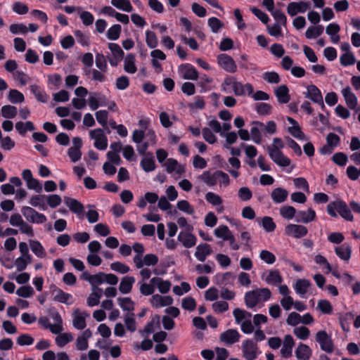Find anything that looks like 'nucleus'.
<instances>
[{
	"label": "nucleus",
	"mask_w": 360,
	"mask_h": 360,
	"mask_svg": "<svg viewBox=\"0 0 360 360\" xmlns=\"http://www.w3.org/2000/svg\"><path fill=\"white\" fill-rule=\"evenodd\" d=\"M284 148V143L281 138H274L273 144L267 146V152L270 158L280 167H288L291 160L281 151Z\"/></svg>",
	"instance_id": "1"
},
{
	"label": "nucleus",
	"mask_w": 360,
	"mask_h": 360,
	"mask_svg": "<svg viewBox=\"0 0 360 360\" xmlns=\"http://www.w3.org/2000/svg\"><path fill=\"white\" fill-rule=\"evenodd\" d=\"M327 212L332 217H338V214L344 219L352 221L354 219L353 214L347 204L340 199L330 202L327 205Z\"/></svg>",
	"instance_id": "2"
},
{
	"label": "nucleus",
	"mask_w": 360,
	"mask_h": 360,
	"mask_svg": "<svg viewBox=\"0 0 360 360\" xmlns=\"http://www.w3.org/2000/svg\"><path fill=\"white\" fill-rule=\"evenodd\" d=\"M271 292L267 288H257L250 290L245 294V303L248 308L252 309L257 305L260 301L266 302L271 297Z\"/></svg>",
	"instance_id": "3"
},
{
	"label": "nucleus",
	"mask_w": 360,
	"mask_h": 360,
	"mask_svg": "<svg viewBox=\"0 0 360 360\" xmlns=\"http://www.w3.org/2000/svg\"><path fill=\"white\" fill-rule=\"evenodd\" d=\"M316 340L321 349L326 353L331 354L334 351V344L331 336L326 330H319L316 334Z\"/></svg>",
	"instance_id": "4"
},
{
	"label": "nucleus",
	"mask_w": 360,
	"mask_h": 360,
	"mask_svg": "<svg viewBox=\"0 0 360 360\" xmlns=\"http://www.w3.org/2000/svg\"><path fill=\"white\" fill-rule=\"evenodd\" d=\"M89 136L91 139L95 140L94 147L100 150H105L108 147V138L104 134V131L98 128L91 130Z\"/></svg>",
	"instance_id": "5"
},
{
	"label": "nucleus",
	"mask_w": 360,
	"mask_h": 360,
	"mask_svg": "<svg viewBox=\"0 0 360 360\" xmlns=\"http://www.w3.org/2000/svg\"><path fill=\"white\" fill-rule=\"evenodd\" d=\"M217 63L220 68L228 72L234 73L237 70L234 60L226 53H220L217 56Z\"/></svg>",
	"instance_id": "6"
},
{
	"label": "nucleus",
	"mask_w": 360,
	"mask_h": 360,
	"mask_svg": "<svg viewBox=\"0 0 360 360\" xmlns=\"http://www.w3.org/2000/svg\"><path fill=\"white\" fill-rule=\"evenodd\" d=\"M134 262L137 269H141L144 265L155 266L158 262V257L155 254H146L143 259L141 255H135Z\"/></svg>",
	"instance_id": "7"
},
{
	"label": "nucleus",
	"mask_w": 360,
	"mask_h": 360,
	"mask_svg": "<svg viewBox=\"0 0 360 360\" xmlns=\"http://www.w3.org/2000/svg\"><path fill=\"white\" fill-rule=\"evenodd\" d=\"M285 234L295 238H300L308 233V229L303 225L289 224L285 229Z\"/></svg>",
	"instance_id": "8"
},
{
	"label": "nucleus",
	"mask_w": 360,
	"mask_h": 360,
	"mask_svg": "<svg viewBox=\"0 0 360 360\" xmlns=\"http://www.w3.org/2000/svg\"><path fill=\"white\" fill-rule=\"evenodd\" d=\"M243 356L247 360H255L257 358V345L253 340L247 339L243 342Z\"/></svg>",
	"instance_id": "9"
},
{
	"label": "nucleus",
	"mask_w": 360,
	"mask_h": 360,
	"mask_svg": "<svg viewBox=\"0 0 360 360\" xmlns=\"http://www.w3.org/2000/svg\"><path fill=\"white\" fill-rule=\"evenodd\" d=\"M51 295H53V300L56 302L64 303L68 305L71 304L72 302H70V300L72 299V295L70 293L65 292L60 288L56 285L51 286Z\"/></svg>",
	"instance_id": "10"
},
{
	"label": "nucleus",
	"mask_w": 360,
	"mask_h": 360,
	"mask_svg": "<svg viewBox=\"0 0 360 360\" xmlns=\"http://www.w3.org/2000/svg\"><path fill=\"white\" fill-rule=\"evenodd\" d=\"M316 217V212L312 208H309L307 211H297L295 221L297 223L308 224L315 220Z\"/></svg>",
	"instance_id": "11"
},
{
	"label": "nucleus",
	"mask_w": 360,
	"mask_h": 360,
	"mask_svg": "<svg viewBox=\"0 0 360 360\" xmlns=\"http://www.w3.org/2000/svg\"><path fill=\"white\" fill-rule=\"evenodd\" d=\"M240 335L237 330L229 329L220 335V340L226 345H233L239 341Z\"/></svg>",
	"instance_id": "12"
},
{
	"label": "nucleus",
	"mask_w": 360,
	"mask_h": 360,
	"mask_svg": "<svg viewBox=\"0 0 360 360\" xmlns=\"http://www.w3.org/2000/svg\"><path fill=\"white\" fill-rule=\"evenodd\" d=\"M310 7L309 2L300 1V2H291L288 5L287 12L291 15L294 16L297 13H304Z\"/></svg>",
	"instance_id": "13"
},
{
	"label": "nucleus",
	"mask_w": 360,
	"mask_h": 360,
	"mask_svg": "<svg viewBox=\"0 0 360 360\" xmlns=\"http://www.w3.org/2000/svg\"><path fill=\"white\" fill-rule=\"evenodd\" d=\"M179 242L182 243L186 248H191L195 245L197 238L190 231H181L177 237Z\"/></svg>",
	"instance_id": "14"
},
{
	"label": "nucleus",
	"mask_w": 360,
	"mask_h": 360,
	"mask_svg": "<svg viewBox=\"0 0 360 360\" xmlns=\"http://www.w3.org/2000/svg\"><path fill=\"white\" fill-rule=\"evenodd\" d=\"M184 79L196 80L198 77V72L196 68L190 63L181 64L179 66Z\"/></svg>",
	"instance_id": "15"
},
{
	"label": "nucleus",
	"mask_w": 360,
	"mask_h": 360,
	"mask_svg": "<svg viewBox=\"0 0 360 360\" xmlns=\"http://www.w3.org/2000/svg\"><path fill=\"white\" fill-rule=\"evenodd\" d=\"M212 253L210 245L207 243H201L196 248L195 257L200 262H205L206 257Z\"/></svg>",
	"instance_id": "16"
},
{
	"label": "nucleus",
	"mask_w": 360,
	"mask_h": 360,
	"mask_svg": "<svg viewBox=\"0 0 360 360\" xmlns=\"http://www.w3.org/2000/svg\"><path fill=\"white\" fill-rule=\"evenodd\" d=\"M294 345L295 342L292 335H285L283 347L281 349L282 356L286 359L292 356V350Z\"/></svg>",
	"instance_id": "17"
},
{
	"label": "nucleus",
	"mask_w": 360,
	"mask_h": 360,
	"mask_svg": "<svg viewBox=\"0 0 360 360\" xmlns=\"http://www.w3.org/2000/svg\"><path fill=\"white\" fill-rule=\"evenodd\" d=\"M274 94L279 103H288L290 100L289 89L285 84L278 86L274 91Z\"/></svg>",
	"instance_id": "18"
},
{
	"label": "nucleus",
	"mask_w": 360,
	"mask_h": 360,
	"mask_svg": "<svg viewBox=\"0 0 360 360\" xmlns=\"http://www.w3.org/2000/svg\"><path fill=\"white\" fill-rule=\"evenodd\" d=\"M342 94L348 108L352 110L355 109L357 105V98L355 94L352 92L350 87L347 86L344 88L342 90Z\"/></svg>",
	"instance_id": "19"
},
{
	"label": "nucleus",
	"mask_w": 360,
	"mask_h": 360,
	"mask_svg": "<svg viewBox=\"0 0 360 360\" xmlns=\"http://www.w3.org/2000/svg\"><path fill=\"white\" fill-rule=\"evenodd\" d=\"M336 255L341 259L348 261L351 257L352 248L348 243H343L335 248Z\"/></svg>",
	"instance_id": "20"
},
{
	"label": "nucleus",
	"mask_w": 360,
	"mask_h": 360,
	"mask_svg": "<svg viewBox=\"0 0 360 360\" xmlns=\"http://www.w3.org/2000/svg\"><path fill=\"white\" fill-rule=\"evenodd\" d=\"M305 96L315 103L319 101H322L323 98L321 90L314 84H311L307 86V92L306 93Z\"/></svg>",
	"instance_id": "21"
},
{
	"label": "nucleus",
	"mask_w": 360,
	"mask_h": 360,
	"mask_svg": "<svg viewBox=\"0 0 360 360\" xmlns=\"http://www.w3.org/2000/svg\"><path fill=\"white\" fill-rule=\"evenodd\" d=\"M217 173L218 170L215 171L213 173H211L210 171H205L199 176V179H200L207 186H214L218 182L219 174H217Z\"/></svg>",
	"instance_id": "22"
},
{
	"label": "nucleus",
	"mask_w": 360,
	"mask_h": 360,
	"mask_svg": "<svg viewBox=\"0 0 360 360\" xmlns=\"http://www.w3.org/2000/svg\"><path fill=\"white\" fill-rule=\"evenodd\" d=\"M295 353L298 360H309L311 355V349L308 345L300 343Z\"/></svg>",
	"instance_id": "23"
},
{
	"label": "nucleus",
	"mask_w": 360,
	"mask_h": 360,
	"mask_svg": "<svg viewBox=\"0 0 360 360\" xmlns=\"http://www.w3.org/2000/svg\"><path fill=\"white\" fill-rule=\"evenodd\" d=\"M311 285L310 281L305 278L297 280L293 285L294 290L300 296L303 297L307 292L308 288Z\"/></svg>",
	"instance_id": "24"
},
{
	"label": "nucleus",
	"mask_w": 360,
	"mask_h": 360,
	"mask_svg": "<svg viewBox=\"0 0 360 360\" xmlns=\"http://www.w3.org/2000/svg\"><path fill=\"white\" fill-rule=\"evenodd\" d=\"M65 202L66 205L73 213L80 214L84 212V205L77 200L71 198H65Z\"/></svg>",
	"instance_id": "25"
},
{
	"label": "nucleus",
	"mask_w": 360,
	"mask_h": 360,
	"mask_svg": "<svg viewBox=\"0 0 360 360\" xmlns=\"http://www.w3.org/2000/svg\"><path fill=\"white\" fill-rule=\"evenodd\" d=\"M87 316L89 315L85 314V316H83L79 309L75 310L72 320L73 326L78 330H83L86 326V316Z\"/></svg>",
	"instance_id": "26"
},
{
	"label": "nucleus",
	"mask_w": 360,
	"mask_h": 360,
	"mask_svg": "<svg viewBox=\"0 0 360 360\" xmlns=\"http://www.w3.org/2000/svg\"><path fill=\"white\" fill-rule=\"evenodd\" d=\"M134 283V277L129 276H124L121 280L119 285V290L123 294L129 293Z\"/></svg>",
	"instance_id": "27"
},
{
	"label": "nucleus",
	"mask_w": 360,
	"mask_h": 360,
	"mask_svg": "<svg viewBox=\"0 0 360 360\" xmlns=\"http://www.w3.org/2000/svg\"><path fill=\"white\" fill-rule=\"evenodd\" d=\"M354 314L352 312L340 314L339 315V322L343 331L348 332L350 328V324L354 320Z\"/></svg>",
	"instance_id": "28"
},
{
	"label": "nucleus",
	"mask_w": 360,
	"mask_h": 360,
	"mask_svg": "<svg viewBox=\"0 0 360 360\" xmlns=\"http://www.w3.org/2000/svg\"><path fill=\"white\" fill-rule=\"evenodd\" d=\"M30 91L38 101L41 103H46L48 101L49 96L39 85L32 84L30 86Z\"/></svg>",
	"instance_id": "29"
},
{
	"label": "nucleus",
	"mask_w": 360,
	"mask_h": 360,
	"mask_svg": "<svg viewBox=\"0 0 360 360\" xmlns=\"http://www.w3.org/2000/svg\"><path fill=\"white\" fill-rule=\"evenodd\" d=\"M288 195V192L283 188H276L271 192V196L273 201L276 203L284 202Z\"/></svg>",
	"instance_id": "30"
},
{
	"label": "nucleus",
	"mask_w": 360,
	"mask_h": 360,
	"mask_svg": "<svg viewBox=\"0 0 360 360\" xmlns=\"http://www.w3.org/2000/svg\"><path fill=\"white\" fill-rule=\"evenodd\" d=\"M135 56L132 53H128L124 58V70L125 72L134 74L137 71V68L135 65Z\"/></svg>",
	"instance_id": "31"
},
{
	"label": "nucleus",
	"mask_w": 360,
	"mask_h": 360,
	"mask_svg": "<svg viewBox=\"0 0 360 360\" xmlns=\"http://www.w3.org/2000/svg\"><path fill=\"white\" fill-rule=\"evenodd\" d=\"M262 279L264 278L262 277ZM264 281L268 284H278L281 283L283 281V278L278 270H270L269 271L268 276L264 278Z\"/></svg>",
	"instance_id": "32"
},
{
	"label": "nucleus",
	"mask_w": 360,
	"mask_h": 360,
	"mask_svg": "<svg viewBox=\"0 0 360 360\" xmlns=\"http://www.w3.org/2000/svg\"><path fill=\"white\" fill-rule=\"evenodd\" d=\"M252 125L259 126L262 130H265L269 134H274L276 131V124L272 120L267 122L266 125L262 122L253 121Z\"/></svg>",
	"instance_id": "33"
},
{
	"label": "nucleus",
	"mask_w": 360,
	"mask_h": 360,
	"mask_svg": "<svg viewBox=\"0 0 360 360\" xmlns=\"http://www.w3.org/2000/svg\"><path fill=\"white\" fill-rule=\"evenodd\" d=\"M150 155V158H143L141 161V167L146 172H150L153 171L155 169V162L154 158L153 157L151 153L148 154Z\"/></svg>",
	"instance_id": "34"
},
{
	"label": "nucleus",
	"mask_w": 360,
	"mask_h": 360,
	"mask_svg": "<svg viewBox=\"0 0 360 360\" xmlns=\"http://www.w3.org/2000/svg\"><path fill=\"white\" fill-rule=\"evenodd\" d=\"M323 30L324 27L321 25L309 27L305 32V37L307 39L316 38L322 34Z\"/></svg>",
	"instance_id": "35"
},
{
	"label": "nucleus",
	"mask_w": 360,
	"mask_h": 360,
	"mask_svg": "<svg viewBox=\"0 0 360 360\" xmlns=\"http://www.w3.org/2000/svg\"><path fill=\"white\" fill-rule=\"evenodd\" d=\"M46 198L45 195H33L30 200V204L34 207H38L42 210H46L47 207L44 203Z\"/></svg>",
	"instance_id": "36"
},
{
	"label": "nucleus",
	"mask_w": 360,
	"mask_h": 360,
	"mask_svg": "<svg viewBox=\"0 0 360 360\" xmlns=\"http://www.w3.org/2000/svg\"><path fill=\"white\" fill-rule=\"evenodd\" d=\"M112 6L125 12H131L133 6L129 0H111Z\"/></svg>",
	"instance_id": "37"
},
{
	"label": "nucleus",
	"mask_w": 360,
	"mask_h": 360,
	"mask_svg": "<svg viewBox=\"0 0 360 360\" xmlns=\"http://www.w3.org/2000/svg\"><path fill=\"white\" fill-rule=\"evenodd\" d=\"M216 278L218 279L219 285H233L234 276L231 272H226L221 274H217Z\"/></svg>",
	"instance_id": "38"
},
{
	"label": "nucleus",
	"mask_w": 360,
	"mask_h": 360,
	"mask_svg": "<svg viewBox=\"0 0 360 360\" xmlns=\"http://www.w3.org/2000/svg\"><path fill=\"white\" fill-rule=\"evenodd\" d=\"M122 31V27L119 24L111 26L107 31L106 36L108 39L115 41L119 39Z\"/></svg>",
	"instance_id": "39"
},
{
	"label": "nucleus",
	"mask_w": 360,
	"mask_h": 360,
	"mask_svg": "<svg viewBox=\"0 0 360 360\" xmlns=\"http://www.w3.org/2000/svg\"><path fill=\"white\" fill-rule=\"evenodd\" d=\"M117 301L123 311L132 312L134 310V302L130 297H119Z\"/></svg>",
	"instance_id": "40"
},
{
	"label": "nucleus",
	"mask_w": 360,
	"mask_h": 360,
	"mask_svg": "<svg viewBox=\"0 0 360 360\" xmlns=\"http://www.w3.org/2000/svg\"><path fill=\"white\" fill-rule=\"evenodd\" d=\"M340 63L344 67L352 65L356 63V58L353 53L346 52L340 56Z\"/></svg>",
	"instance_id": "41"
},
{
	"label": "nucleus",
	"mask_w": 360,
	"mask_h": 360,
	"mask_svg": "<svg viewBox=\"0 0 360 360\" xmlns=\"http://www.w3.org/2000/svg\"><path fill=\"white\" fill-rule=\"evenodd\" d=\"M17 108L13 105H6L1 108V115L5 118H14L17 115Z\"/></svg>",
	"instance_id": "42"
},
{
	"label": "nucleus",
	"mask_w": 360,
	"mask_h": 360,
	"mask_svg": "<svg viewBox=\"0 0 360 360\" xmlns=\"http://www.w3.org/2000/svg\"><path fill=\"white\" fill-rule=\"evenodd\" d=\"M280 214L283 218L291 219L295 218L297 210L292 206L285 205L281 207Z\"/></svg>",
	"instance_id": "43"
},
{
	"label": "nucleus",
	"mask_w": 360,
	"mask_h": 360,
	"mask_svg": "<svg viewBox=\"0 0 360 360\" xmlns=\"http://www.w3.org/2000/svg\"><path fill=\"white\" fill-rule=\"evenodd\" d=\"M72 340L73 336L70 333H64L56 338V343L58 347H63Z\"/></svg>",
	"instance_id": "44"
},
{
	"label": "nucleus",
	"mask_w": 360,
	"mask_h": 360,
	"mask_svg": "<svg viewBox=\"0 0 360 360\" xmlns=\"http://www.w3.org/2000/svg\"><path fill=\"white\" fill-rule=\"evenodd\" d=\"M8 98L14 104L22 103L25 100L24 95L17 89H11Z\"/></svg>",
	"instance_id": "45"
},
{
	"label": "nucleus",
	"mask_w": 360,
	"mask_h": 360,
	"mask_svg": "<svg viewBox=\"0 0 360 360\" xmlns=\"http://www.w3.org/2000/svg\"><path fill=\"white\" fill-rule=\"evenodd\" d=\"M272 106L266 103H257L255 110L259 115H268L271 113Z\"/></svg>",
	"instance_id": "46"
},
{
	"label": "nucleus",
	"mask_w": 360,
	"mask_h": 360,
	"mask_svg": "<svg viewBox=\"0 0 360 360\" xmlns=\"http://www.w3.org/2000/svg\"><path fill=\"white\" fill-rule=\"evenodd\" d=\"M153 300L157 305L161 307L169 306L173 303V298L171 296H161L157 294L153 296Z\"/></svg>",
	"instance_id": "47"
},
{
	"label": "nucleus",
	"mask_w": 360,
	"mask_h": 360,
	"mask_svg": "<svg viewBox=\"0 0 360 360\" xmlns=\"http://www.w3.org/2000/svg\"><path fill=\"white\" fill-rule=\"evenodd\" d=\"M146 42L148 47L150 49H155L158 44V39L156 34L153 31L146 30Z\"/></svg>",
	"instance_id": "48"
},
{
	"label": "nucleus",
	"mask_w": 360,
	"mask_h": 360,
	"mask_svg": "<svg viewBox=\"0 0 360 360\" xmlns=\"http://www.w3.org/2000/svg\"><path fill=\"white\" fill-rule=\"evenodd\" d=\"M30 248L34 254H35L38 257H43L45 256L46 253L44 248L40 242L37 240H31Z\"/></svg>",
	"instance_id": "49"
},
{
	"label": "nucleus",
	"mask_w": 360,
	"mask_h": 360,
	"mask_svg": "<svg viewBox=\"0 0 360 360\" xmlns=\"http://www.w3.org/2000/svg\"><path fill=\"white\" fill-rule=\"evenodd\" d=\"M176 206L179 210L188 214H193L195 212L193 207L186 200H181L178 201Z\"/></svg>",
	"instance_id": "50"
},
{
	"label": "nucleus",
	"mask_w": 360,
	"mask_h": 360,
	"mask_svg": "<svg viewBox=\"0 0 360 360\" xmlns=\"http://www.w3.org/2000/svg\"><path fill=\"white\" fill-rule=\"evenodd\" d=\"M295 335L302 340L308 339L310 335V330L305 326L296 327L293 330Z\"/></svg>",
	"instance_id": "51"
},
{
	"label": "nucleus",
	"mask_w": 360,
	"mask_h": 360,
	"mask_svg": "<svg viewBox=\"0 0 360 360\" xmlns=\"http://www.w3.org/2000/svg\"><path fill=\"white\" fill-rule=\"evenodd\" d=\"M262 226L266 232H273L276 228V225L273 219L267 216L262 219Z\"/></svg>",
	"instance_id": "52"
},
{
	"label": "nucleus",
	"mask_w": 360,
	"mask_h": 360,
	"mask_svg": "<svg viewBox=\"0 0 360 360\" xmlns=\"http://www.w3.org/2000/svg\"><path fill=\"white\" fill-rule=\"evenodd\" d=\"M34 339L29 334L24 333L17 338L16 342L20 346H29L34 343Z\"/></svg>",
	"instance_id": "53"
},
{
	"label": "nucleus",
	"mask_w": 360,
	"mask_h": 360,
	"mask_svg": "<svg viewBox=\"0 0 360 360\" xmlns=\"http://www.w3.org/2000/svg\"><path fill=\"white\" fill-rule=\"evenodd\" d=\"M207 22L212 32L214 33L219 32V30L224 27V23L215 17L210 18Z\"/></svg>",
	"instance_id": "54"
},
{
	"label": "nucleus",
	"mask_w": 360,
	"mask_h": 360,
	"mask_svg": "<svg viewBox=\"0 0 360 360\" xmlns=\"http://www.w3.org/2000/svg\"><path fill=\"white\" fill-rule=\"evenodd\" d=\"M98 292H93L87 298V304L89 307H94L99 304L100 298L101 297V288H97Z\"/></svg>",
	"instance_id": "55"
},
{
	"label": "nucleus",
	"mask_w": 360,
	"mask_h": 360,
	"mask_svg": "<svg viewBox=\"0 0 360 360\" xmlns=\"http://www.w3.org/2000/svg\"><path fill=\"white\" fill-rule=\"evenodd\" d=\"M34 293L33 288L30 285H23L16 290V294L21 297L28 298Z\"/></svg>",
	"instance_id": "56"
},
{
	"label": "nucleus",
	"mask_w": 360,
	"mask_h": 360,
	"mask_svg": "<svg viewBox=\"0 0 360 360\" xmlns=\"http://www.w3.org/2000/svg\"><path fill=\"white\" fill-rule=\"evenodd\" d=\"M318 309L325 314H330L333 312L331 303L327 300H321L318 302Z\"/></svg>",
	"instance_id": "57"
},
{
	"label": "nucleus",
	"mask_w": 360,
	"mask_h": 360,
	"mask_svg": "<svg viewBox=\"0 0 360 360\" xmlns=\"http://www.w3.org/2000/svg\"><path fill=\"white\" fill-rule=\"evenodd\" d=\"M259 258L268 264H272L276 262V256L269 250H263L259 253Z\"/></svg>",
	"instance_id": "58"
},
{
	"label": "nucleus",
	"mask_w": 360,
	"mask_h": 360,
	"mask_svg": "<svg viewBox=\"0 0 360 360\" xmlns=\"http://www.w3.org/2000/svg\"><path fill=\"white\" fill-rule=\"evenodd\" d=\"M271 13L276 21V23H278L279 25L284 26L287 24V18L280 9L273 10Z\"/></svg>",
	"instance_id": "59"
},
{
	"label": "nucleus",
	"mask_w": 360,
	"mask_h": 360,
	"mask_svg": "<svg viewBox=\"0 0 360 360\" xmlns=\"http://www.w3.org/2000/svg\"><path fill=\"white\" fill-rule=\"evenodd\" d=\"M108 49L111 51L112 56H115L117 59H123L124 53L119 44L116 43H109Z\"/></svg>",
	"instance_id": "60"
},
{
	"label": "nucleus",
	"mask_w": 360,
	"mask_h": 360,
	"mask_svg": "<svg viewBox=\"0 0 360 360\" xmlns=\"http://www.w3.org/2000/svg\"><path fill=\"white\" fill-rule=\"evenodd\" d=\"M233 314L237 323H240L243 319H246L247 317L250 318L252 316L250 312L239 308H236L233 310Z\"/></svg>",
	"instance_id": "61"
},
{
	"label": "nucleus",
	"mask_w": 360,
	"mask_h": 360,
	"mask_svg": "<svg viewBox=\"0 0 360 360\" xmlns=\"http://www.w3.org/2000/svg\"><path fill=\"white\" fill-rule=\"evenodd\" d=\"M347 156L342 152L336 153L332 157L333 162L340 167L345 166L347 164Z\"/></svg>",
	"instance_id": "62"
},
{
	"label": "nucleus",
	"mask_w": 360,
	"mask_h": 360,
	"mask_svg": "<svg viewBox=\"0 0 360 360\" xmlns=\"http://www.w3.org/2000/svg\"><path fill=\"white\" fill-rule=\"evenodd\" d=\"M203 139L210 144H214L217 139L212 130L208 127H204L202 130Z\"/></svg>",
	"instance_id": "63"
},
{
	"label": "nucleus",
	"mask_w": 360,
	"mask_h": 360,
	"mask_svg": "<svg viewBox=\"0 0 360 360\" xmlns=\"http://www.w3.org/2000/svg\"><path fill=\"white\" fill-rule=\"evenodd\" d=\"M263 79L270 84H278L281 82L280 76L276 72H266Z\"/></svg>",
	"instance_id": "64"
}]
</instances>
